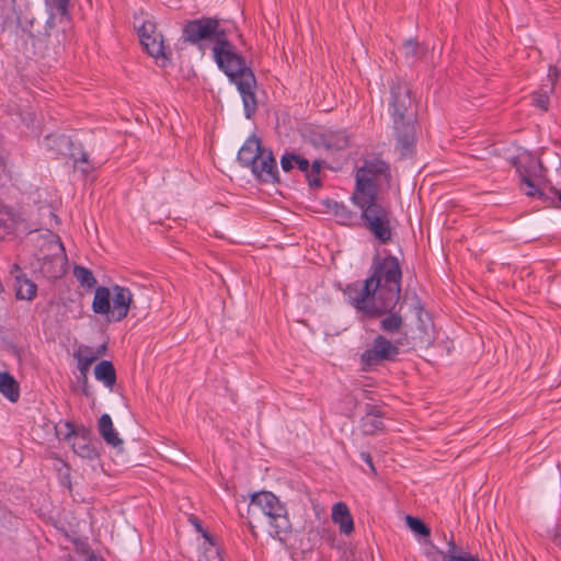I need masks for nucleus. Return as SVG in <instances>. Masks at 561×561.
I'll use <instances>...</instances> for the list:
<instances>
[{
	"instance_id": "f257e3e1",
	"label": "nucleus",
	"mask_w": 561,
	"mask_h": 561,
	"mask_svg": "<svg viewBox=\"0 0 561 561\" xmlns=\"http://www.w3.org/2000/svg\"><path fill=\"white\" fill-rule=\"evenodd\" d=\"M371 274L365 280L347 284L343 296L354 309H364L375 314L398 306L401 298L402 270L392 254L376 255L370 266Z\"/></svg>"
},
{
	"instance_id": "f03ea898",
	"label": "nucleus",
	"mask_w": 561,
	"mask_h": 561,
	"mask_svg": "<svg viewBox=\"0 0 561 561\" xmlns=\"http://www.w3.org/2000/svg\"><path fill=\"white\" fill-rule=\"evenodd\" d=\"M211 50L218 68L237 87L242 99L245 117L252 118L257 110L255 95L257 82L253 70L247 65L245 58L237 51L227 35L215 43Z\"/></svg>"
},
{
	"instance_id": "7ed1b4c3",
	"label": "nucleus",
	"mask_w": 561,
	"mask_h": 561,
	"mask_svg": "<svg viewBox=\"0 0 561 561\" xmlns=\"http://www.w3.org/2000/svg\"><path fill=\"white\" fill-rule=\"evenodd\" d=\"M388 112L393 123L396 150L400 158H409L415 149L416 114L412 110L409 84L400 79L390 83Z\"/></svg>"
},
{
	"instance_id": "20e7f679",
	"label": "nucleus",
	"mask_w": 561,
	"mask_h": 561,
	"mask_svg": "<svg viewBox=\"0 0 561 561\" xmlns=\"http://www.w3.org/2000/svg\"><path fill=\"white\" fill-rule=\"evenodd\" d=\"M250 507L257 508L267 518L271 527V536L279 541H285L291 534L293 525L286 504L273 492L259 491L251 495Z\"/></svg>"
},
{
	"instance_id": "39448f33",
	"label": "nucleus",
	"mask_w": 561,
	"mask_h": 561,
	"mask_svg": "<svg viewBox=\"0 0 561 561\" xmlns=\"http://www.w3.org/2000/svg\"><path fill=\"white\" fill-rule=\"evenodd\" d=\"M134 295L128 287L113 285L96 287L92 301V310L95 314L106 316L110 322H121L131 308Z\"/></svg>"
},
{
	"instance_id": "423d86ee",
	"label": "nucleus",
	"mask_w": 561,
	"mask_h": 561,
	"mask_svg": "<svg viewBox=\"0 0 561 561\" xmlns=\"http://www.w3.org/2000/svg\"><path fill=\"white\" fill-rule=\"evenodd\" d=\"M360 210L363 226L379 241L387 244L392 239L391 210L379 202V197L351 198Z\"/></svg>"
},
{
	"instance_id": "0eeeda50",
	"label": "nucleus",
	"mask_w": 561,
	"mask_h": 561,
	"mask_svg": "<svg viewBox=\"0 0 561 561\" xmlns=\"http://www.w3.org/2000/svg\"><path fill=\"white\" fill-rule=\"evenodd\" d=\"M390 180L391 170L387 161L380 158L367 159L356 171L355 190L351 198L378 197V186L389 184Z\"/></svg>"
},
{
	"instance_id": "6e6552de",
	"label": "nucleus",
	"mask_w": 561,
	"mask_h": 561,
	"mask_svg": "<svg viewBox=\"0 0 561 561\" xmlns=\"http://www.w3.org/2000/svg\"><path fill=\"white\" fill-rule=\"evenodd\" d=\"M400 354L399 346L382 334H377L369 347L359 355L363 371H370L383 363L394 362Z\"/></svg>"
},
{
	"instance_id": "1a4fd4ad",
	"label": "nucleus",
	"mask_w": 561,
	"mask_h": 561,
	"mask_svg": "<svg viewBox=\"0 0 561 561\" xmlns=\"http://www.w3.org/2000/svg\"><path fill=\"white\" fill-rule=\"evenodd\" d=\"M226 35V31L220 27L219 21L216 18L192 20L183 28V37L191 44H197L204 39H211L215 44Z\"/></svg>"
},
{
	"instance_id": "9d476101",
	"label": "nucleus",
	"mask_w": 561,
	"mask_h": 561,
	"mask_svg": "<svg viewBox=\"0 0 561 561\" xmlns=\"http://www.w3.org/2000/svg\"><path fill=\"white\" fill-rule=\"evenodd\" d=\"M248 169L251 170L252 174L259 182L277 183L279 181L277 162L274 158L273 151L268 148L263 150L260 159L255 160Z\"/></svg>"
},
{
	"instance_id": "9b49d317",
	"label": "nucleus",
	"mask_w": 561,
	"mask_h": 561,
	"mask_svg": "<svg viewBox=\"0 0 561 561\" xmlns=\"http://www.w3.org/2000/svg\"><path fill=\"white\" fill-rule=\"evenodd\" d=\"M402 307H399L397 310V306H393L389 310L380 313L371 314L364 309H355L358 313H360L362 318L375 319L381 318L379 322V329L388 334H397L400 333L404 325V318L401 314Z\"/></svg>"
},
{
	"instance_id": "f8f14e48",
	"label": "nucleus",
	"mask_w": 561,
	"mask_h": 561,
	"mask_svg": "<svg viewBox=\"0 0 561 561\" xmlns=\"http://www.w3.org/2000/svg\"><path fill=\"white\" fill-rule=\"evenodd\" d=\"M513 165L515 167L520 180H527V178H540L543 173V165L541 161L528 152L518 154L514 158Z\"/></svg>"
},
{
	"instance_id": "ddd939ff",
	"label": "nucleus",
	"mask_w": 561,
	"mask_h": 561,
	"mask_svg": "<svg viewBox=\"0 0 561 561\" xmlns=\"http://www.w3.org/2000/svg\"><path fill=\"white\" fill-rule=\"evenodd\" d=\"M537 178H527L520 180L522 190L524 193L534 198H538L546 204H552L554 206L561 207V190L550 188L551 196L545 193L539 186L536 184Z\"/></svg>"
},
{
	"instance_id": "4468645a",
	"label": "nucleus",
	"mask_w": 561,
	"mask_h": 561,
	"mask_svg": "<svg viewBox=\"0 0 561 561\" xmlns=\"http://www.w3.org/2000/svg\"><path fill=\"white\" fill-rule=\"evenodd\" d=\"M265 149L261 139L253 135L239 149L237 160L242 168H249L255 160L260 159Z\"/></svg>"
},
{
	"instance_id": "2eb2a0df",
	"label": "nucleus",
	"mask_w": 561,
	"mask_h": 561,
	"mask_svg": "<svg viewBox=\"0 0 561 561\" xmlns=\"http://www.w3.org/2000/svg\"><path fill=\"white\" fill-rule=\"evenodd\" d=\"M383 413L378 407H371L360 419V431L364 435L373 436L385 430Z\"/></svg>"
},
{
	"instance_id": "dca6fc26",
	"label": "nucleus",
	"mask_w": 561,
	"mask_h": 561,
	"mask_svg": "<svg viewBox=\"0 0 561 561\" xmlns=\"http://www.w3.org/2000/svg\"><path fill=\"white\" fill-rule=\"evenodd\" d=\"M332 520L339 525L341 533L350 535L354 531V520L348 506L344 502H337L333 505Z\"/></svg>"
},
{
	"instance_id": "f3484780",
	"label": "nucleus",
	"mask_w": 561,
	"mask_h": 561,
	"mask_svg": "<svg viewBox=\"0 0 561 561\" xmlns=\"http://www.w3.org/2000/svg\"><path fill=\"white\" fill-rule=\"evenodd\" d=\"M134 26L137 31L140 44L149 41V37L157 30L156 22L145 11L134 13Z\"/></svg>"
},
{
	"instance_id": "a211bd4d",
	"label": "nucleus",
	"mask_w": 561,
	"mask_h": 561,
	"mask_svg": "<svg viewBox=\"0 0 561 561\" xmlns=\"http://www.w3.org/2000/svg\"><path fill=\"white\" fill-rule=\"evenodd\" d=\"M98 430L107 445L117 447L123 444V440L113 426L112 417L108 414L104 413L101 415L98 422Z\"/></svg>"
},
{
	"instance_id": "6ab92c4d",
	"label": "nucleus",
	"mask_w": 561,
	"mask_h": 561,
	"mask_svg": "<svg viewBox=\"0 0 561 561\" xmlns=\"http://www.w3.org/2000/svg\"><path fill=\"white\" fill-rule=\"evenodd\" d=\"M197 561H224L218 537L214 536L209 540H203Z\"/></svg>"
},
{
	"instance_id": "aec40b11",
	"label": "nucleus",
	"mask_w": 561,
	"mask_h": 561,
	"mask_svg": "<svg viewBox=\"0 0 561 561\" xmlns=\"http://www.w3.org/2000/svg\"><path fill=\"white\" fill-rule=\"evenodd\" d=\"M0 393L11 402L20 399V386L8 371H0Z\"/></svg>"
},
{
	"instance_id": "412c9836",
	"label": "nucleus",
	"mask_w": 561,
	"mask_h": 561,
	"mask_svg": "<svg viewBox=\"0 0 561 561\" xmlns=\"http://www.w3.org/2000/svg\"><path fill=\"white\" fill-rule=\"evenodd\" d=\"M323 145L329 150H342L348 146V136L345 130H327L321 136Z\"/></svg>"
},
{
	"instance_id": "4be33fe9",
	"label": "nucleus",
	"mask_w": 561,
	"mask_h": 561,
	"mask_svg": "<svg viewBox=\"0 0 561 561\" xmlns=\"http://www.w3.org/2000/svg\"><path fill=\"white\" fill-rule=\"evenodd\" d=\"M94 376L107 388H113L116 383V370L110 360H101L94 368Z\"/></svg>"
},
{
	"instance_id": "5701e85b",
	"label": "nucleus",
	"mask_w": 561,
	"mask_h": 561,
	"mask_svg": "<svg viewBox=\"0 0 561 561\" xmlns=\"http://www.w3.org/2000/svg\"><path fill=\"white\" fill-rule=\"evenodd\" d=\"M141 45L144 46V49L148 53V55H150L154 59L162 58L165 60L168 58L165 55L163 36L158 30H156L154 33L151 34L149 41H145Z\"/></svg>"
},
{
	"instance_id": "b1692460",
	"label": "nucleus",
	"mask_w": 561,
	"mask_h": 561,
	"mask_svg": "<svg viewBox=\"0 0 561 561\" xmlns=\"http://www.w3.org/2000/svg\"><path fill=\"white\" fill-rule=\"evenodd\" d=\"M328 208L341 225L351 226L356 220V214L342 202L334 201L328 204Z\"/></svg>"
},
{
	"instance_id": "393cba45",
	"label": "nucleus",
	"mask_w": 561,
	"mask_h": 561,
	"mask_svg": "<svg viewBox=\"0 0 561 561\" xmlns=\"http://www.w3.org/2000/svg\"><path fill=\"white\" fill-rule=\"evenodd\" d=\"M71 448L76 455L84 459L94 460L99 457V451L92 439H73Z\"/></svg>"
},
{
	"instance_id": "a878e982",
	"label": "nucleus",
	"mask_w": 561,
	"mask_h": 561,
	"mask_svg": "<svg viewBox=\"0 0 561 561\" xmlns=\"http://www.w3.org/2000/svg\"><path fill=\"white\" fill-rule=\"evenodd\" d=\"M402 51L405 60L413 65L417 60L422 59L426 53V49L416 39L410 38L404 41L402 44Z\"/></svg>"
},
{
	"instance_id": "bb28decb",
	"label": "nucleus",
	"mask_w": 561,
	"mask_h": 561,
	"mask_svg": "<svg viewBox=\"0 0 561 561\" xmlns=\"http://www.w3.org/2000/svg\"><path fill=\"white\" fill-rule=\"evenodd\" d=\"M100 353L101 352H98V354H93L92 350L85 346L83 350H80L78 354H76L78 359V369L84 383L88 382V373L90 365L96 359Z\"/></svg>"
},
{
	"instance_id": "cd10ccee",
	"label": "nucleus",
	"mask_w": 561,
	"mask_h": 561,
	"mask_svg": "<svg viewBox=\"0 0 561 561\" xmlns=\"http://www.w3.org/2000/svg\"><path fill=\"white\" fill-rule=\"evenodd\" d=\"M37 293L35 283L27 278L16 277V298L32 300Z\"/></svg>"
},
{
	"instance_id": "c85d7f7f",
	"label": "nucleus",
	"mask_w": 561,
	"mask_h": 561,
	"mask_svg": "<svg viewBox=\"0 0 561 561\" xmlns=\"http://www.w3.org/2000/svg\"><path fill=\"white\" fill-rule=\"evenodd\" d=\"M64 426L66 428V433L64 434L65 440L70 442L71 438H73V439H83V438L92 439L91 438V436H92L91 430L83 425L76 426L72 422L67 421V422H65Z\"/></svg>"
},
{
	"instance_id": "c756f323",
	"label": "nucleus",
	"mask_w": 561,
	"mask_h": 561,
	"mask_svg": "<svg viewBox=\"0 0 561 561\" xmlns=\"http://www.w3.org/2000/svg\"><path fill=\"white\" fill-rule=\"evenodd\" d=\"M73 275L80 285L88 289H91L96 285V278L88 267L76 265L73 267Z\"/></svg>"
},
{
	"instance_id": "7c9ffc66",
	"label": "nucleus",
	"mask_w": 561,
	"mask_h": 561,
	"mask_svg": "<svg viewBox=\"0 0 561 561\" xmlns=\"http://www.w3.org/2000/svg\"><path fill=\"white\" fill-rule=\"evenodd\" d=\"M16 221L14 215L10 210L0 209V238L14 232Z\"/></svg>"
},
{
	"instance_id": "2f4dec72",
	"label": "nucleus",
	"mask_w": 561,
	"mask_h": 561,
	"mask_svg": "<svg viewBox=\"0 0 561 561\" xmlns=\"http://www.w3.org/2000/svg\"><path fill=\"white\" fill-rule=\"evenodd\" d=\"M552 91L550 89L540 88L531 93V103L534 106L540 108L543 112L549 110L550 99L549 94Z\"/></svg>"
},
{
	"instance_id": "473e14b6",
	"label": "nucleus",
	"mask_w": 561,
	"mask_h": 561,
	"mask_svg": "<svg viewBox=\"0 0 561 561\" xmlns=\"http://www.w3.org/2000/svg\"><path fill=\"white\" fill-rule=\"evenodd\" d=\"M322 168V161L314 160L308 168V171L306 172L305 176L308 181V184L312 187H320L321 186V179H320V171Z\"/></svg>"
},
{
	"instance_id": "72a5a7b5",
	"label": "nucleus",
	"mask_w": 561,
	"mask_h": 561,
	"mask_svg": "<svg viewBox=\"0 0 561 561\" xmlns=\"http://www.w3.org/2000/svg\"><path fill=\"white\" fill-rule=\"evenodd\" d=\"M46 4L55 9L60 16V21H69V0H46Z\"/></svg>"
},
{
	"instance_id": "f704fd0d",
	"label": "nucleus",
	"mask_w": 561,
	"mask_h": 561,
	"mask_svg": "<svg viewBox=\"0 0 561 561\" xmlns=\"http://www.w3.org/2000/svg\"><path fill=\"white\" fill-rule=\"evenodd\" d=\"M407 524L414 533L423 537L430 536V528L420 518L408 515Z\"/></svg>"
},
{
	"instance_id": "c9c22d12",
	"label": "nucleus",
	"mask_w": 561,
	"mask_h": 561,
	"mask_svg": "<svg viewBox=\"0 0 561 561\" xmlns=\"http://www.w3.org/2000/svg\"><path fill=\"white\" fill-rule=\"evenodd\" d=\"M188 523L194 527L196 533H198L202 536L203 540H209V538L215 536L211 533H209L208 529H206L202 525V522L199 520V518L197 516H195L193 514L190 515L188 516Z\"/></svg>"
},
{
	"instance_id": "e433bc0d",
	"label": "nucleus",
	"mask_w": 561,
	"mask_h": 561,
	"mask_svg": "<svg viewBox=\"0 0 561 561\" xmlns=\"http://www.w3.org/2000/svg\"><path fill=\"white\" fill-rule=\"evenodd\" d=\"M296 159H298V153H285L280 158V167L285 172H289L296 163Z\"/></svg>"
},
{
	"instance_id": "4c0bfd02",
	"label": "nucleus",
	"mask_w": 561,
	"mask_h": 561,
	"mask_svg": "<svg viewBox=\"0 0 561 561\" xmlns=\"http://www.w3.org/2000/svg\"><path fill=\"white\" fill-rule=\"evenodd\" d=\"M80 552L87 556L85 561H105L102 556L95 554L87 543L81 546Z\"/></svg>"
},
{
	"instance_id": "58836bf2",
	"label": "nucleus",
	"mask_w": 561,
	"mask_h": 561,
	"mask_svg": "<svg viewBox=\"0 0 561 561\" xmlns=\"http://www.w3.org/2000/svg\"><path fill=\"white\" fill-rule=\"evenodd\" d=\"M560 76V70L556 66H550L548 69L547 78L550 81L549 89L553 91L556 82Z\"/></svg>"
},
{
	"instance_id": "ea45409f",
	"label": "nucleus",
	"mask_w": 561,
	"mask_h": 561,
	"mask_svg": "<svg viewBox=\"0 0 561 561\" xmlns=\"http://www.w3.org/2000/svg\"><path fill=\"white\" fill-rule=\"evenodd\" d=\"M359 456H360L362 460H363L365 463H367V465H368V467H369V469H370V472L375 476L377 472H376V468H375V466H374L373 458H371L370 454H369V453H367V451H362V453L359 454Z\"/></svg>"
},
{
	"instance_id": "a19ab883",
	"label": "nucleus",
	"mask_w": 561,
	"mask_h": 561,
	"mask_svg": "<svg viewBox=\"0 0 561 561\" xmlns=\"http://www.w3.org/2000/svg\"><path fill=\"white\" fill-rule=\"evenodd\" d=\"M295 165L306 174L308 171V168L310 165V162L308 159L304 158L302 156L298 154V159H296Z\"/></svg>"
},
{
	"instance_id": "79ce46f5",
	"label": "nucleus",
	"mask_w": 561,
	"mask_h": 561,
	"mask_svg": "<svg viewBox=\"0 0 561 561\" xmlns=\"http://www.w3.org/2000/svg\"><path fill=\"white\" fill-rule=\"evenodd\" d=\"M55 261H59V262H60V261H61V256H60V255H51L50 257L45 256V257H44L43 265H42V268H43L44 271H46L47 273H50V271H49V270H46V266H47V264H48V263H53V262H55Z\"/></svg>"
},
{
	"instance_id": "37998d69",
	"label": "nucleus",
	"mask_w": 561,
	"mask_h": 561,
	"mask_svg": "<svg viewBox=\"0 0 561 561\" xmlns=\"http://www.w3.org/2000/svg\"><path fill=\"white\" fill-rule=\"evenodd\" d=\"M76 162H83V163H89V156L87 152H82L81 156L76 159Z\"/></svg>"
},
{
	"instance_id": "c03bdc74",
	"label": "nucleus",
	"mask_w": 561,
	"mask_h": 561,
	"mask_svg": "<svg viewBox=\"0 0 561 561\" xmlns=\"http://www.w3.org/2000/svg\"><path fill=\"white\" fill-rule=\"evenodd\" d=\"M414 309L416 311L417 317H420L422 311H423V306H422V304H421V301L419 299L416 301V305H415Z\"/></svg>"
},
{
	"instance_id": "a18cd8bd",
	"label": "nucleus",
	"mask_w": 561,
	"mask_h": 561,
	"mask_svg": "<svg viewBox=\"0 0 561 561\" xmlns=\"http://www.w3.org/2000/svg\"><path fill=\"white\" fill-rule=\"evenodd\" d=\"M82 383H83V387H82V393H83L84 396H89L90 393H89V390H88V382H87V383H84V382L82 381Z\"/></svg>"
},
{
	"instance_id": "49530a36",
	"label": "nucleus",
	"mask_w": 561,
	"mask_h": 561,
	"mask_svg": "<svg viewBox=\"0 0 561 561\" xmlns=\"http://www.w3.org/2000/svg\"><path fill=\"white\" fill-rule=\"evenodd\" d=\"M554 542H556L557 545H561V534H559V535H557V536L554 537Z\"/></svg>"
},
{
	"instance_id": "de8ad7c7",
	"label": "nucleus",
	"mask_w": 561,
	"mask_h": 561,
	"mask_svg": "<svg viewBox=\"0 0 561 561\" xmlns=\"http://www.w3.org/2000/svg\"><path fill=\"white\" fill-rule=\"evenodd\" d=\"M58 247H59V250H60L61 252H64V251H65L64 245H62V243L60 242V240H59V239H58Z\"/></svg>"
},
{
	"instance_id": "09e8293b",
	"label": "nucleus",
	"mask_w": 561,
	"mask_h": 561,
	"mask_svg": "<svg viewBox=\"0 0 561 561\" xmlns=\"http://www.w3.org/2000/svg\"><path fill=\"white\" fill-rule=\"evenodd\" d=\"M53 19H54V15L51 14V15L49 16V20L47 21V23H50V21H53Z\"/></svg>"
},
{
	"instance_id": "8fccbe9b",
	"label": "nucleus",
	"mask_w": 561,
	"mask_h": 561,
	"mask_svg": "<svg viewBox=\"0 0 561 561\" xmlns=\"http://www.w3.org/2000/svg\"><path fill=\"white\" fill-rule=\"evenodd\" d=\"M82 171H83L84 173H88V172H89V169L83 168V169H82Z\"/></svg>"
},
{
	"instance_id": "3c124183",
	"label": "nucleus",
	"mask_w": 561,
	"mask_h": 561,
	"mask_svg": "<svg viewBox=\"0 0 561 561\" xmlns=\"http://www.w3.org/2000/svg\"><path fill=\"white\" fill-rule=\"evenodd\" d=\"M51 277H57V273H50Z\"/></svg>"
}]
</instances>
